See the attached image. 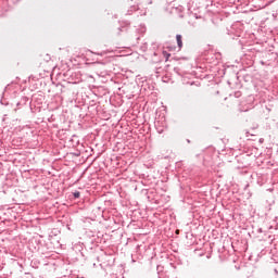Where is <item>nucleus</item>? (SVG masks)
<instances>
[{"label": "nucleus", "instance_id": "obj_1", "mask_svg": "<svg viewBox=\"0 0 278 278\" xmlns=\"http://www.w3.org/2000/svg\"><path fill=\"white\" fill-rule=\"evenodd\" d=\"M176 40H177V45H178L179 49H181V47H184V41L181 40V35H177Z\"/></svg>", "mask_w": 278, "mask_h": 278}, {"label": "nucleus", "instance_id": "obj_2", "mask_svg": "<svg viewBox=\"0 0 278 278\" xmlns=\"http://www.w3.org/2000/svg\"><path fill=\"white\" fill-rule=\"evenodd\" d=\"M74 197H75V199H79L80 193H79V192H75V193H74Z\"/></svg>", "mask_w": 278, "mask_h": 278}, {"label": "nucleus", "instance_id": "obj_3", "mask_svg": "<svg viewBox=\"0 0 278 278\" xmlns=\"http://www.w3.org/2000/svg\"><path fill=\"white\" fill-rule=\"evenodd\" d=\"M167 58H170V54H167Z\"/></svg>", "mask_w": 278, "mask_h": 278}, {"label": "nucleus", "instance_id": "obj_4", "mask_svg": "<svg viewBox=\"0 0 278 278\" xmlns=\"http://www.w3.org/2000/svg\"><path fill=\"white\" fill-rule=\"evenodd\" d=\"M176 233H179V230H176Z\"/></svg>", "mask_w": 278, "mask_h": 278}]
</instances>
